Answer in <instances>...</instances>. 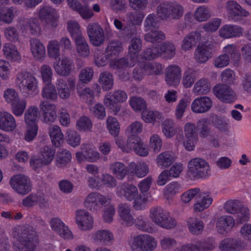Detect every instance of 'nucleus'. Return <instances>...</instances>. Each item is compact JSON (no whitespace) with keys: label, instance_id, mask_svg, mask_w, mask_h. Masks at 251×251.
Listing matches in <instances>:
<instances>
[{"label":"nucleus","instance_id":"obj_1","mask_svg":"<svg viewBox=\"0 0 251 251\" xmlns=\"http://www.w3.org/2000/svg\"><path fill=\"white\" fill-rule=\"evenodd\" d=\"M12 236L18 243H14V251H34L38 237L34 227L29 225L18 226L13 229Z\"/></svg>","mask_w":251,"mask_h":251},{"label":"nucleus","instance_id":"obj_2","mask_svg":"<svg viewBox=\"0 0 251 251\" xmlns=\"http://www.w3.org/2000/svg\"><path fill=\"white\" fill-rule=\"evenodd\" d=\"M142 48V42L139 38H132L128 47L127 58H120L111 62L110 66L113 69H119L124 67H132L137 62L138 54Z\"/></svg>","mask_w":251,"mask_h":251},{"label":"nucleus","instance_id":"obj_3","mask_svg":"<svg viewBox=\"0 0 251 251\" xmlns=\"http://www.w3.org/2000/svg\"><path fill=\"white\" fill-rule=\"evenodd\" d=\"M16 83L20 92L25 97H33L39 92L36 77L28 72H22L17 75Z\"/></svg>","mask_w":251,"mask_h":251},{"label":"nucleus","instance_id":"obj_4","mask_svg":"<svg viewBox=\"0 0 251 251\" xmlns=\"http://www.w3.org/2000/svg\"><path fill=\"white\" fill-rule=\"evenodd\" d=\"M128 245L131 251H154L157 247V241L150 234H140L131 237Z\"/></svg>","mask_w":251,"mask_h":251},{"label":"nucleus","instance_id":"obj_5","mask_svg":"<svg viewBox=\"0 0 251 251\" xmlns=\"http://www.w3.org/2000/svg\"><path fill=\"white\" fill-rule=\"evenodd\" d=\"M176 54L175 45L170 41H165L157 47L152 46L147 48L143 52V58L152 60L159 56L166 59H172Z\"/></svg>","mask_w":251,"mask_h":251},{"label":"nucleus","instance_id":"obj_6","mask_svg":"<svg viewBox=\"0 0 251 251\" xmlns=\"http://www.w3.org/2000/svg\"><path fill=\"white\" fill-rule=\"evenodd\" d=\"M183 10V7L176 1H165L157 6L156 13L163 20L178 19L182 16Z\"/></svg>","mask_w":251,"mask_h":251},{"label":"nucleus","instance_id":"obj_7","mask_svg":"<svg viewBox=\"0 0 251 251\" xmlns=\"http://www.w3.org/2000/svg\"><path fill=\"white\" fill-rule=\"evenodd\" d=\"M209 164L203 159H192L188 164V175L191 179L205 178L210 175Z\"/></svg>","mask_w":251,"mask_h":251},{"label":"nucleus","instance_id":"obj_8","mask_svg":"<svg viewBox=\"0 0 251 251\" xmlns=\"http://www.w3.org/2000/svg\"><path fill=\"white\" fill-rule=\"evenodd\" d=\"M149 216L153 223L158 226L167 229L174 228L176 222L169 216V213L161 207H152Z\"/></svg>","mask_w":251,"mask_h":251},{"label":"nucleus","instance_id":"obj_9","mask_svg":"<svg viewBox=\"0 0 251 251\" xmlns=\"http://www.w3.org/2000/svg\"><path fill=\"white\" fill-rule=\"evenodd\" d=\"M225 9L229 20L238 22L243 18L250 15L249 11L246 10L236 1L230 0L227 1L225 5Z\"/></svg>","mask_w":251,"mask_h":251},{"label":"nucleus","instance_id":"obj_10","mask_svg":"<svg viewBox=\"0 0 251 251\" xmlns=\"http://www.w3.org/2000/svg\"><path fill=\"white\" fill-rule=\"evenodd\" d=\"M127 99L126 93L124 91L119 90L114 91L113 93H108L105 96L104 103L107 108L116 113L121 109L119 103L126 101Z\"/></svg>","mask_w":251,"mask_h":251},{"label":"nucleus","instance_id":"obj_11","mask_svg":"<svg viewBox=\"0 0 251 251\" xmlns=\"http://www.w3.org/2000/svg\"><path fill=\"white\" fill-rule=\"evenodd\" d=\"M75 79L72 77L58 78L55 83L59 97L63 100L69 99L75 91Z\"/></svg>","mask_w":251,"mask_h":251},{"label":"nucleus","instance_id":"obj_12","mask_svg":"<svg viewBox=\"0 0 251 251\" xmlns=\"http://www.w3.org/2000/svg\"><path fill=\"white\" fill-rule=\"evenodd\" d=\"M17 26L24 35L28 31L33 35H39L41 32L39 21L36 18H21L18 21Z\"/></svg>","mask_w":251,"mask_h":251},{"label":"nucleus","instance_id":"obj_13","mask_svg":"<svg viewBox=\"0 0 251 251\" xmlns=\"http://www.w3.org/2000/svg\"><path fill=\"white\" fill-rule=\"evenodd\" d=\"M213 91L221 101L226 103H233L237 99L235 92L229 85L225 84H217L214 87Z\"/></svg>","mask_w":251,"mask_h":251},{"label":"nucleus","instance_id":"obj_14","mask_svg":"<svg viewBox=\"0 0 251 251\" xmlns=\"http://www.w3.org/2000/svg\"><path fill=\"white\" fill-rule=\"evenodd\" d=\"M12 188L18 194L25 195L32 190V184L29 178L25 175H18L11 178Z\"/></svg>","mask_w":251,"mask_h":251},{"label":"nucleus","instance_id":"obj_15","mask_svg":"<svg viewBox=\"0 0 251 251\" xmlns=\"http://www.w3.org/2000/svg\"><path fill=\"white\" fill-rule=\"evenodd\" d=\"M215 43L213 39L207 41H203L197 48L195 52L196 60L203 63L206 62L212 56V50L215 47Z\"/></svg>","mask_w":251,"mask_h":251},{"label":"nucleus","instance_id":"obj_16","mask_svg":"<svg viewBox=\"0 0 251 251\" xmlns=\"http://www.w3.org/2000/svg\"><path fill=\"white\" fill-rule=\"evenodd\" d=\"M111 199L108 197L97 193H90L86 198L84 204L85 207L90 210H95L99 208L100 205H105L110 203Z\"/></svg>","mask_w":251,"mask_h":251},{"label":"nucleus","instance_id":"obj_17","mask_svg":"<svg viewBox=\"0 0 251 251\" xmlns=\"http://www.w3.org/2000/svg\"><path fill=\"white\" fill-rule=\"evenodd\" d=\"M38 17L41 20L45 21L47 24L56 26L58 15L56 10L48 4L40 6L38 12Z\"/></svg>","mask_w":251,"mask_h":251},{"label":"nucleus","instance_id":"obj_18","mask_svg":"<svg viewBox=\"0 0 251 251\" xmlns=\"http://www.w3.org/2000/svg\"><path fill=\"white\" fill-rule=\"evenodd\" d=\"M87 31L91 43L95 46H100L105 40L103 30L98 23H90Z\"/></svg>","mask_w":251,"mask_h":251},{"label":"nucleus","instance_id":"obj_19","mask_svg":"<svg viewBox=\"0 0 251 251\" xmlns=\"http://www.w3.org/2000/svg\"><path fill=\"white\" fill-rule=\"evenodd\" d=\"M42 113V121L46 124L53 123L57 118V108L55 104L47 101H42L39 104Z\"/></svg>","mask_w":251,"mask_h":251},{"label":"nucleus","instance_id":"obj_20","mask_svg":"<svg viewBox=\"0 0 251 251\" xmlns=\"http://www.w3.org/2000/svg\"><path fill=\"white\" fill-rule=\"evenodd\" d=\"M75 219L76 225L81 230L88 231L93 227V217L85 210L79 209L76 211Z\"/></svg>","mask_w":251,"mask_h":251},{"label":"nucleus","instance_id":"obj_21","mask_svg":"<svg viewBox=\"0 0 251 251\" xmlns=\"http://www.w3.org/2000/svg\"><path fill=\"white\" fill-rule=\"evenodd\" d=\"M185 140L183 142L185 148L189 151L194 150L198 140L196 126L192 123H187L184 127Z\"/></svg>","mask_w":251,"mask_h":251},{"label":"nucleus","instance_id":"obj_22","mask_svg":"<svg viewBox=\"0 0 251 251\" xmlns=\"http://www.w3.org/2000/svg\"><path fill=\"white\" fill-rule=\"evenodd\" d=\"M235 226V220L230 215H223L220 217L216 223L218 233L222 235H226L230 233Z\"/></svg>","mask_w":251,"mask_h":251},{"label":"nucleus","instance_id":"obj_23","mask_svg":"<svg viewBox=\"0 0 251 251\" xmlns=\"http://www.w3.org/2000/svg\"><path fill=\"white\" fill-rule=\"evenodd\" d=\"M51 229L61 237L66 240H71L73 238L72 231L69 227L59 218H53L50 222Z\"/></svg>","mask_w":251,"mask_h":251},{"label":"nucleus","instance_id":"obj_24","mask_svg":"<svg viewBox=\"0 0 251 251\" xmlns=\"http://www.w3.org/2000/svg\"><path fill=\"white\" fill-rule=\"evenodd\" d=\"M82 152L76 153V158L79 162L86 160L90 162H96L100 158V153L88 145L82 144L81 147Z\"/></svg>","mask_w":251,"mask_h":251},{"label":"nucleus","instance_id":"obj_25","mask_svg":"<svg viewBox=\"0 0 251 251\" xmlns=\"http://www.w3.org/2000/svg\"><path fill=\"white\" fill-rule=\"evenodd\" d=\"M213 102L211 98L202 96L195 99L191 104V110L195 113L201 114L208 112L212 108Z\"/></svg>","mask_w":251,"mask_h":251},{"label":"nucleus","instance_id":"obj_26","mask_svg":"<svg viewBox=\"0 0 251 251\" xmlns=\"http://www.w3.org/2000/svg\"><path fill=\"white\" fill-rule=\"evenodd\" d=\"M246 247L244 242L241 239L226 238L221 241L219 249L221 251H241Z\"/></svg>","mask_w":251,"mask_h":251},{"label":"nucleus","instance_id":"obj_27","mask_svg":"<svg viewBox=\"0 0 251 251\" xmlns=\"http://www.w3.org/2000/svg\"><path fill=\"white\" fill-rule=\"evenodd\" d=\"M165 75L166 82L168 85L177 86L181 77V69L177 65H170L166 69Z\"/></svg>","mask_w":251,"mask_h":251},{"label":"nucleus","instance_id":"obj_28","mask_svg":"<svg viewBox=\"0 0 251 251\" xmlns=\"http://www.w3.org/2000/svg\"><path fill=\"white\" fill-rule=\"evenodd\" d=\"M202 33L203 30H201L190 32L183 38L181 45V49L185 51L191 50L203 37Z\"/></svg>","mask_w":251,"mask_h":251},{"label":"nucleus","instance_id":"obj_29","mask_svg":"<svg viewBox=\"0 0 251 251\" xmlns=\"http://www.w3.org/2000/svg\"><path fill=\"white\" fill-rule=\"evenodd\" d=\"M119 197L123 196L127 201H131L138 196L139 192L136 186L132 184L123 183L117 188Z\"/></svg>","mask_w":251,"mask_h":251},{"label":"nucleus","instance_id":"obj_30","mask_svg":"<svg viewBox=\"0 0 251 251\" xmlns=\"http://www.w3.org/2000/svg\"><path fill=\"white\" fill-rule=\"evenodd\" d=\"M73 66V61L68 57H64L53 63V68L59 75L67 76L71 73Z\"/></svg>","mask_w":251,"mask_h":251},{"label":"nucleus","instance_id":"obj_31","mask_svg":"<svg viewBox=\"0 0 251 251\" xmlns=\"http://www.w3.org/2000/svg\"><path fill=\"white\" fill-rule=\"evenodd\" d=\"M243 28L240 26L227 24L223 26L219 30V36L225 39L239 37L243 35Z\"/></svg>","mask_w":251,"mask_h":251},{"label":"nucleus","instance_id":"obj_32","mask_svg":"<svg viewBox=\"0 0 251 251\" xmlns=\"http://www.w3.org/2000/svg\"><path fill=\"white\" fill-rule=\"evenodd\" d=\"M196 201L193 209L195 212H200L208 208L212 203L213 199L210 192H206L196 196Z\"/></svg>","mask_w":251,"mask_h":251},{"label":"nucleus","instance_id":"obj_33","mask_svg":"<svg viewBox=\"0 0 251 251\" xmlns=\"http://www.w3.org/2000/svg\"><path fill=\"white\" fill-rule=\"evenodd\" d=\"M30 50L34 59L37 61H42L46 57V48L40 40L32 38L29 40Z\"/></svg>","mask_w":251,"mask_h":251},{"label":"nucleus","instance_id":"obj_34","mask_svg":"<svg viewBox=\"0 0 251 251\" xmlns=\"http://www.w3.org/2000/svg\"><path fill=\"white\" fill-rule=\"evenodd\" d=\"M17 127L16 120L10 113L0 112V129L6 132H13Z\"/></svg>","mask_w":251,"mask_h":251},{"label":"nucleus","instance_id":"obj_35","mask_svg":"<svg viewBox=\"0 0 251 251\" xmlns=\"http://www.w3.org/2000/svg\"><path fill=\"white\" fill-rule=\"evenodd\" d=\"M131 209L127 203H121L118 207V213L123 224L126 226L133 225L134 218L131 214Z\"/></svg>","mask_w":251,"mask_h":251},{"label":"nucleus","instance_id":"obj_36","mask_svg":"<svg viewBox=\"0 0 251 251\" xmlns=\"http://www.w3.org/2000/svg\"><path fill=\"white\" fill-rule=\"evenodd\" d=\"M2 51L5 58L11 62H19L21 60V55L16 46L11 43L3 45Z\"/></svg>","mask_w":251,"mask_h":251},{"label":"nucleus","instance_id":"obj_37","mask_svg":"<svg viewBox=\"0 0 251 251\" xmlns=\"http://www.w3.org/2000/svg\"><path fill=\"white\" fill-rule=\"evenodd\" d=\"M133 225L142 232L149 233L155 232V228L146 216L139 215L135 219H134Z\"/></svg>","mask_w":251,"mask_h":251},{"label":"nucleus","instance_id":"obj_38","mask_svg":"<svg viewBox=\"0 0 251 251\" xmlns=\"http://www.w3.org/2000/svg\"><path fill=\"white\" fill-rule=\"evenodd\" d=\"M128 171L130 175H135L138 177L142 178L148 174L149 169L145 162H139L136 164L131 162L128 164Z\"/></svg>","mask_w":251,"mask_h":251},{"label":"nucleus","instance_id":"obj_39","mask_svg":"<svg viewBox=\"0 0 251 251\" xmlns=\"http://www.w3.org/2000/svg\"><path fill=\"white\" fill-rule=\"evenodd\" d=\"M17 15L16 8L14 6L0 8V25L3 24L10 25L13 23Z\"/></svg>","mask_w":251,"mask_h":251},{"label":"nucleus","instance_id":"obj_40","mask_svg":"<svg viewBox=\"0 0 251 251\" xmlns=\"http://www.w3.org/2000/svg\"><path fill=\"white\" fill-rule=\"evenodd\" d=\"M48 130L52 144L56 147H59L64 141V135L60 127L53 125L49 127Z\"/></svg>","mask_w":251,"mask_h":251},{"label":"nucleus","instance_id":"obj_41","mask_svg":"<svg viewBox=\"0 0 251 251\" xmlns=\"http://www.w3.org/2000/svg\"><path fill=\"white\" fill-rule=\"evenodd\" d=\"M109 170L113 175L119 180H123L126 175H130L128 166L126 167L121 162H115L111 164Z\"/></svg>","mask_w":251,"mask_h":251},{"label":"nucleus","instance_id":"obj_42","mask_svg":"<svg viewBox=\"0 0 251 251\" xmlns=\"http://www.w3.org/2000/svg\"><path fill=\"white\" fill-rule=\"evenodd\" d=\"M93 239L96 243L108 245L113 241L114 235L109 230L100 229L93 234Z\"/></svg>","mask_w":251,"mask_h":251},{"label":"nucleus","instance_id":"obj_43","mask_svg":"<svg viewBox=\"0 0 251 251\" xmlns=\"http://www.w3.org/2000/svg\"><path fill=\"white\" fill-rule=\"evenodd\" d=\"M189 230L193 235L201 234L204 229L203 222L197 218L191 217L187 221Z\"/></svg>","mask_w":251,"mask_h":251},{"label":"nucleus","instance_id":"obj_44","mask_svg":"<svg viewBox=\"0 0 251 251\" xmlns=\"http://www.w3.org/2000/svg\"><path fill=\"white\" fill-rule=\"evenodd\" d=\"M211 88L210 82L205 78H201L197 81L193 88V92L196 95L207 94Z\"/></svg>","mask_w":251,"mask_h":251},{"label":"nucleus","instance_id":"obj_45","mask_svg":"<svg viewBox=\"0 0 251 251\" xmlns=\"http://www.w3.org/2000/svg\"><path fill=\"white\" fill-rule=\"evenodd\" d=\"M39 115V109L37 106L32 105L28 107L25 113V123L28 126L36 124Z\"/></svg>","mask_w":251,"mask_h":251},{"label":"nucleus","instance_id":"obj_46","mask_svg":"<svg viewBox=\"0 0 251 251\" xmlns=\"http://www.w3.org/2000/svg\"><path fill=\"white\" fill-rule=\"evenodd\" d=\"M99 83L104 91L111 90L114 84V79L112 75L107 72L101 73L99 77Z\"/></svg>","mask_w":251,"mask_h":251},{"label":"nucleus","instance_id":"obj_47","mask_svg":"<svg viewBox=\"0 0 251 251\" xmlns=\"http://www.w3.org/2000/svg\"><path fill=\"white\" fill-rule=\"evenodd\" d=\"M136 140H133L131 143V151L133 150L135 152L141 156H146L149 153L147 147L144 144L140 137H136Z\"/></svg>","mask_w":251,"mask_h":251},{"label":"nucleus","instance_id":"obj_48","mask_svg":"<svg viewBox=\"0 0 251 251\" xmlns=\"http://www.w3.org/2000/svg\"><path fill=\"white\" fill-rule=\"evenodd\" d=\"M75 41L79 55L82 57H87L90 54V49L85 39L83 36H79Z\"/></svg>","mask_w":251,"mask_h":251},{"label":"nucleus","instance_id":"obj_49","mask_svg":"<svg viewBox=\"0 0 251 251\" xmlns=\"http://www.w3.org/2000/svg\"><path fill=\"white\" fill-rule=\"evenodd\" d=\"M143 124L142 123L135 121L130 124L126 129V132L128 134V137H131L132 140H136V137H139L138 135L143 131Z\"/></svg>","mask_w":251,"mask_h":251},{"label":"nucleus","instance_id":"obj_50","mask_svg":"<svg viewBox=\"0 0 251 251\" xmlns=\"http://www.w3.org/2000/svg\"><path fill=\"white\" fill-rule=\"evenodd\" d=\"M150 31L144 36L145 40L148 42L159 43L166 38L165 33L161 31L152 30Z\"/></svg>","mask_w":251,"mask_h":251},{"label":"nucleus","instance_id":"obj_51","mask_svg":"<svg viewBox=\"0 0 251 251\" xmlns=\"http://www.w3.org/2000/svg\"><path fill=\"white\" fill-rule=\"evenodd\" d=\"M174 161V157L171 153L168 151L162 152L156 158L157 165L162 168L168 167Z\"/></svg>","mask_w":251,"mask_h":251},{"label":"nucleus","instance_id":"obj_52","mask_svg":"<svg viewBox=\"0 0 251 251\" xmlns=\"http://www.w3.org/2000/svg\"><path fill=\"white\" fill-rule=\"evenodd\" d=\"M46 83L42 91L43 98L52 101L56 100L57 99L58 94L55 86L51 82Z\"/></svg>","mask_w":251,"mask_h":251},{"label":"nucleus","instance_id":"obj_53","mask_svg":"<svg viewBox=\"0 0 251 251\" xmlns=\"http://www.w3.org/2000/svg\"><path fill=\"white\" fill-rule=\"evenodd\" d=\"M223 51L226 55H228L230 60L233 61H238L241 58L240 53L235 44L227 45L223 49Z\"/></svg>","mask_w":251,"mask_h":251},{"label":"nucleus","instance_id":"obj_54","mask_svg":"<svg viewBox=\"0 0 251 251\" xmlns=\"http://www.w3.org/2000/svg\"><path fill=\"white\" fill-rule=\"evenodd\" d=\"M222 21L219 18H213L208 22L203 24L201 27H200L198 30L203 29L207 32L206 35L210 36L209 33L216 31L221 25Z\"/></svg>","mask_w":251,"mask_h":251},{"label":"nucleus","instance_id":"obj_55","mask_svg":"<svg viewBox=\"0 0 251 251\" xmlns=\"http://www.w3.org/2000/svg\"><path fill=\"white\" fill-rule=\"evenodd\" d=\"M72 158L71 152L66 149H60L57 152L56 165L59 167H62L69 163Z\"/></svg>","mask_w":251,"mask_h":251},{"label":"nucleus","instance_id":"obj_56","mask_svg":"<svg viewBox=\"0 0 251 251\" xmlns=\"http://www.w3.org/2000/svg\"><path fill=\"white\" fill-rule=\"evenodd\" d=\"M123 50L122 44L118 41H112L109 43L106 49L105 53L110 57L117 56Z\"/></svg>","mask_w":251,"mask_h":251},{"label":"nucleus","instance_id":"obj_57","mask_svg":"<svg viewBox=\"0 0 251 251\" xmlns=\"http://www.w3.org/2000/svg\"><path fill=\"white\" fill-rule=\"evenodd\" d=\"M144 67L146 74L148 75H159L163 72V66L159 62H152L146 64L144 62Z\"/></svg>","mask_w":251,"mask_h":251},{"label":"nucleus","instance_id":"obj_58","mask_svg":"<svg viewBox=\"0 0 251 251\" xmlns=\"http://www.w3.org/2000/svg\"><path fill=\"white\" fill-rule=\"evenodd\" d=\"M47 52L50 58L59 59L60 55L59 42L56 40L50 41L47 46Z\"/></svg>","mask_w":251,"mask_h":251},{"label":"nucleus","instance_id":"obj_59","mask_svg":"<svg viewBox=\"0 0 251 251\" xmlns=\"http://www.w3.org/2000/svg\"><path fill=\"white\" fill-rule=\"evenodd\" d=\"M194 17L196 20L202 22L207 21L210 17L209 9L204 5L200 6L196 10Z\"/></svg>","mask_w":251,"mask_h":251},{"label":"nucleus","instance_id":"obj_60","mask_svg":"<svg viewBox=\"0 0 251 251\" xmlns=\"http://www.w3.org/2000/svg\"><path fill=\"white\" fill-rule=\"evenodd\" d=\"M242 206V203L240 201L230 200L225 203L224 208L227 213L235 214L238 212Z\"/></svg>","mask_w":251,"mask_h":251},{"label":"nucleus","instance_id":"obj_61","mask_svg":"<svg viewBox=\"0 0 251 251\" xmlns=\"http://www.w3.org/2000/svg\"><path fill=\"white\" fill-rule=\"evenodd\" d=\"M55 150L49 146L44 147L41 151L40 157L42 159L43 163L45 165L50 164L54 156Z\"/></svg>","mask_w":251,"mask_h":251},{"label":"nucleus","instance_id":"obj_62","mask_svg":"<svg viewBox=\"0 0 251 251\" xmlns=\"http://www.w3.org/2000/svg\"><path fill=\"white\" fill-rule=\"evenodd\" d=\"M196 78V71L192 68H188L184 73L182 84L185 88H190L193 84Z\"/></svg>","mask_w":251,"mask_h":251},{"label":"nucleus","instance_id":"obj_63","mask_svg":"<svg viewBox=\"0 0 251 251\" xmlns=\"http://www.w3.org/2000/svg\"><path fill=\"white\" fill-rule=\"evenodd\" d=\"M26 100L25 99L20 98L11 104L12 113L16 116H22L26 107Z\"/></svg>","mask_w":251,"mask_h":251},{"label":"nucleus","instance_id":"obj_64","mask_svg":"<svg viewBox=\"0 0 251 251\" xmlns=\"http://www.w3.org/2000/svg\"><path fill=\"white\" fill-rule=\"evenodd\" d=\"M176 245V240L170 236H165L160 240V247L164 251H171Z\"/></svg>","mask_w":251,"mask_h":251}]
</instances>
